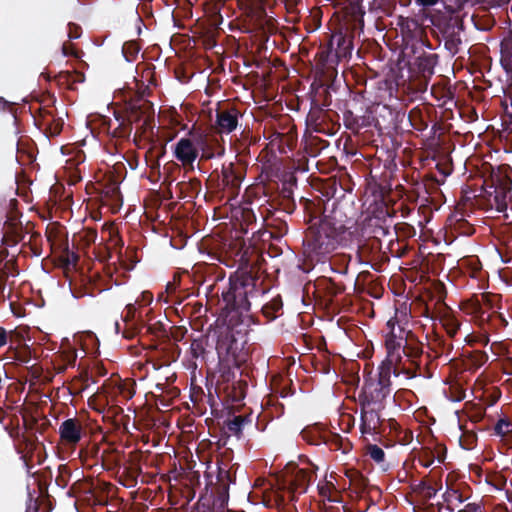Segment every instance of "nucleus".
<instances>
[{"label": "nucleus", "instance_id": "64", "mask_svg": "<svg viewBox=\"0 0 512 512\" xmlns=\"http://www.w3.org/2000/svg\"><path fill=\"white\" fill-rule=\"evenodd\" d=\"M457 512H484V506L480 502L468 503L462 509H459Z\"/></svg>", "mask_w": 512, "mask_h": 512}, {"label": "nucleus", "instance_id": "58", "mask_svg": "<svg viewBox=\"0 0 512 512\" xmlns=\"http://www.w3.org/2000/svg\"><path fill=\"white\" fill-rule=\"evenodd\" d=\"M459 442H460V446L463 449L471 450L476 446L477 435L474 432H469V431L463 432V434L461 435V437L459 439Z\"/></svg>", "mask_w": 512, "mask_h": 512}, {"label": "nucleus", "instance_id": "15", "mask_svg": "<svg viewBox=\"0 0 512 512\" xmlns=\"http://www.w3.org/2000/svg\"><path fill=\"white\" fill-rule=\"evenodd\" d=\"M358 30L346 24H337L333 30L329 43L334 48L336 60L346 59L351 56L354 45L353 40Z\"/></svg>", "mask_w": 512, "mask_h": 512}, {"label": "nucleus", "instance_id": "18", "mask_svg": "<svg viewBox=\"0 0 512 512\" xmlns=\"http://www.w3.org/2000/svg\"><path fill=\"white\" fill-rule=\"evenodd\" d=\"M403 40L405 42V51L411 48H422L425 46L423 41V28L419 21L412 17H400L398 21Z\"/></svg>", "mask_w": 512, "mask_h": 512}, {"label": "nucleus", "instance_id": "43", "mask_svg": "<svg viewBox=\"0 0 512 512\" xmlns=\"http://www.w3.org/2000/svg\"><path fill=\"white\" fill-rule=\"evenodd\" d=\"M445 509L449 512H453L460 504L464 503L468 497L464 496L459 489L447 488L442 495Z\"/></svg>", "mask_w": 512, "mask_h": 512}, {"label": "nucleus", "instance_id": "23", "mask_svg": "<svg viewBox=\"0 0 512 512\" xmlns=\"http://www.w3.org/2000/svg\"><path fill=\"white\" fill-rule=\"evenodd\" d=\"M360 406V431L363 435H375L381 433L382 420L380 413L384 407Z\"/></svg>", "mask_w": 512, "mask_h": 512}, {"label": "nucleus", "instance_id": "30", "mask_svg": "<svg viewBox=\"0 0 512 512\" xmlns=\"http://www.w3.org/2000/svg\"><path fill=\"white\" fill-rule=\"evenodd\" d=\"M166 155V143L162 140H153L150 148L145 153V161L151 172L157 173L159 176L160 172V160Z\"/></svg>", "mask_w": 512, "mask_h": 512}, {"label": "nucleus", "instance_id": "28", "mask_svg": "<svg viewBox=\"0 0 512 512\" xmlns=\"http://www.w3.org/2000/svg\"><path fill=\"white\" fill-rule=\"evenodd\" d=\"M82 424L77 418L64 420L59 427V435L67 445L75 446L82 438Z\"/></svg>", "mask_w": 512, "mask_h": 512}, {"label": "nucleus", "instance_id": "55", "mask_svg": "<svg viewBox=\"0 0 512 512\" xmlns=\"http://www.w3.org/2000/svg\"><path fill=\"white\" fill-rule=\"evenodd\" d=\"M485 312H481V320H488L495 328L506 327L508 325L507 320L499 312L493 311L485 316Z\"/></svg>", "mask_w": 512, "mask_h": 512}, {"label": "nucleus", "instance_id": "16", "mask_svg": "<svg viewBox=\"0 0 512 512\" xmlns=\"http://www.w3.org/2000/svg\"><path fill=\"white\" fill-rule=\"evenodd\" d=\"M374 235L358 245L357 256L360 262L369 263L373 260L389 261L385 252L382 253V243L380 236L390 235L387 227L379 226L374 229Z\"/></svg>", "mask_w": 512, "mask_h": 512}, {"label": "nucleus", "instance_id": "51", "mask_svg": "<svg viewBox=\"0 0 512 512\" xmlns=\"http://www.w3.org/2000/svg\"><path fill=\"white\" fill-rule=\"evenodd\" d=\"M324 290L326 296L329 297V302L333 301V298L344 293L345 285L343 283H337L331 278L324 279Z\"/></svg>", "mask_w": 512, "mask_h": 512}, {"label": "nucleus", "instance_id": "24", "mask_svg": "<svg viewBox=\"0 0 512 512\" xmlns=\"http://www.w3.org/2000/svg\"><path fill=\"white\" fill-rule=\"evenodd\" d=\"M142 453L140 451L130 452L127 459V465H124L119 482L128 488L137 485V479L142 473L141 467Z\"/></svg>", "mask_w": 512, "mask_h": 512}, {"label": "nucleus", "instance_id": "34", "mask_svg": "<svg viewBox=\"0 0 512 512\" xmlns=\"http://www.w3.org/2000/svg\"><path fill=\"white\" fill-rule=\"evenodd\" d=\"M500 62L503 69L512 75V28L503 37L500 43Z\"/></svg>", "mask_w": 512, "mask_h": 512}, {"label": "nucleus", "instance_id": "7", "mask_svg": "<svg viewBox=\"0 0 512 512\" xmlns=\"http://www.w3.org/2000/svg\"><path fill=\"white\" fill-rule=\"evenodd\" d=\"M391 374L387 370L378 369L377 379H366L358 395L359 405L385 408L386 399L392 391Z\"/></svg>", "mask_w": 512, "mask_h": 512}, {"label": "nucleus", "instance_id": "61", "mask_svg": "<svg viewBox=\"0 0 512 512\" xmlns=\"http://www.w3.org/2000/svg\"><path fill=\"white\" fill-rule=\"evenodd\" d=\"M368 454L377 463H382L385 460V452L382 448L375 444H370L367 447Z\"/></svg>", "mask_w": 512, "mask_h": 512}, {"label": "nucleus", "instance_id": "19", "mask_svg": "<svg viewBox=\"0 0 512 512\" xmlns=\"http://www.w3.org/2000/svg\"><path fill=\"white\" fill-rule=\"evenodd\" d=\"M173 155L185 169L194 170V162L199 154L192 131L189 132V137H182L177 141Z\"/></svg>", "mask_w": 512, "mask_h": 512}, {"label": "nucleus", "instance_id": "26", "mask_svg": "<svg viewBox=\"0 0 512 512\" xmlns=\"http://www.w3.org/2000/svg\"><path fill=\"white\" fill-rule=\"evenodd\" d=\"M463 30V23L458 19H453L442 30L445 48L452 54L456 55L459 52L462 39L460 36Z\"/></svg>", "mask_w": 512, "mask_h": 512}, {"label": "nucleus", "instance_id": "57", "mask_svg": "<svg viewBox=\"0 0 512 512\" xmlns=\"http://www.w3.org/2000/svg\"><path fill=\"white\" fill-rule=\"evenodd\" d=\"M241 217H242L243 224L246 225L247 229H249L250 227H251V229H253L254 228L253 226H256L257 215H256L253 207H251V206L242 207Z\"/></svg>", "mask_w": 512, "mask_h": 512}, {"label": "nucleus", "instance_id": "50", "mask_svg": "<svg viewBox=\"0 0 512 512\" xmlns=\"http://www.w3.org/2000/svg\"><path fill=\"white\" fill-rule=\"evenodd\" d=\"M181 172V167L174 161H169L163 166V184L168 187L176 180V174Z\"/></svg>", "mask_w": 512, "mask_h": 512}, {"label": "nucleus", "instance_id": "53", "mask_svg": "<svg viewBox=\"0 0 512 512\" xmlns=\"http://www.w3.org/2000/svg\"><path fill=\"white\" fill-rule=\"evenodd\" d=\"M333 50L334 48H332L330 46V43L328 42L327 46L317 53L318 63L321 66L324 67L329 63L335 64L339 62V60H336V58L334 57Z\"/></svg>", "mask_w": 512, "mask_h": 512}, {"label": "nucleus", "instance_id": "2", "mask_svg": "<svg viewBox=\"0 0 512 512\" xmlns=\"http://www.w3.org/2000/svg\"><path fill=\"white\" fill-rule=\"evenodd\" d=\"M348 222L343 206L333 201L329 214H325L318 223L311 224L305 233V264L324 263L338 247L345 246L350 235Z\"/></svg>", "mask_w": 512, "mask_h": 512}, {"label": "nucleus", "instance_id": "9", "mask_svg": "<svg viewBox=\"0 0 512 512\" xmlns=\"http://www.w3.org/2000/svg\"><path fill=\"white\" fill-rule=\"evenodd\" d=\"M374 126L379 132L390 133L402 130V123L406 118L403 107H394L389 104H377L371 109Z\"/></svg>", "mask_w": 512, "mask_h": 512}, {"label": "nucleus", "instance_id": "62", "mask_svg": "<svg viewBox=\"0 0 512 512\" xmlns=\"http://www.w3.org/2000/svg\"><path fill=\"white\" fill-rule=\"evenodd\" d=\"M139 52V47L135 42H126L123 45V53L128 61H131Z\"/></svg>", "mask_w": 512, "mask_h": 512}, {"label": "nucleus", "instance_id": "63", "mask_svg": "<svg viewBox=\"0 0 512 512\" xmlns=\"http://www.w3.org/2000/svg\"><path fill=\"white\" fill-rule=\"evenodd\" d=\"M143 330H145V334H151L156 337H159L161 334L164 333L163 326L160 323H157L154 325L145 324V327H143Z\"/></svg>", "mask_w": 512, "mask_h": 512}, {"label": "nucleus", "instance_id": "54", "mask_svg": "<svg viewBox=\"0 0 512 512\" xmlns=\"http://www.w3.org/2000/svg\"><path fill=\"white\" fill-rule=\"evenodd\" d=\"M319 101L321 103V107L327 108L331 105V94L329 92V87L321 85L315 92L311 102Z\"/></svg>", "mask_w": 512, "mask_h": 512}, {"label": "nucleus", "instance_id": "36", "mask_svg": "<svg viewBox=\"0 0 512 512\" xmlns=\"http://www.w3.org/2000/svg\"><path fill=\"white\" fill-rule=\"evenodd\" d=\"M345 475L349 480V488L352 489L356 496L362 497L368 489V479L356 469H348Z\"/></svg>", "mask_w": 512, "mask_h": 512}, {"label": "nucleus", "instance_id": "49", "mask_svg": "<svg viewBox=\"0 0 512 512\" xmlns=\"http://www.w3.org/2000/svg\"><path fill=\"white\" fill-rule=\"evenodd\" d=\"M208 339L205 336L195 338L190 344V354L193 359H205Z\"/></svg>", "mask_w": 512, "mask_h": 512}, {"label": "nucleus", "instance_id": "17", "mask_svg": "<svg viewBox=\"0 0 512 512\" xmlns=\"http://www.w3.org/2000/svg\"><path fill=\"white\" fill-rule=\"evenodd\" d=\"M336 192V188L334 186L327 187L326 192L324 193L325 197H327V202H325L323 199L316 198V199H306L301 198L300 204L303 205L304 211H305V221L307 223L313 224L312 222L315 219L319 218V221L322 217H324L325 214H329V211L331 208H329V201L330 198H333Z\"/></svg>", "mask_w": 512, "mask_h": 512}, {"label": "nucleus", "instance_id": "42", "mask_svg": "<svg viewBox=\"0 0 512 512\" xmlns=\"http://www.w3.org/2000/svg\"><path fill=\"white\" fill-rule=\"evenodd\" d=\"M440 486V482L424 478L418 484L413 485V490L422 497L423 501H429L437 494Z\"/></svg>", "mask_w": 512, "mask_h": 512}, {"label": "nucleus", "instance_id": "38", "mask_svg": "<svg viewBox=\"0 0 512 512\" xmlns=\"http://www.w3.org/2000/svg\"><path fill=\"white\" fill-rule=\"evenodd\" d=\"M428 348L433 353L434 358L441 356L448 357L453 350V344L448 342L444 336L434 334L428 342Z\"/></svg>", "mask_w": 512, "mask_h": 512}, {"label": "nucleus", "instance_id": "10", "mask_svg": "<svg viewBox=\"0 0 512 512\" xmlns=\"http://www.w3.org/2000/svg\"><path fill=\"white\" fill-rule=\"evenodd\" d=\"M238 365H234L232 361L219 360V376L217 379V386H223L227 396L233 402H240L246 395L247 383L243 380L235 381L236 369Z\"/></svg>", "mask_w": 512, "mask_h": 512}, {"label": "nucleus", "instance_id": "31", "mask_svg": "<svg viewBox=\"0 0 512 512\" xmlns=\"http://www.w3.org/2000/svg\"><path fill=\"white\" fill-rule=\"evenodd\" d=\"M296 185V178L291 176L289 180H285L279 190V209L291 214L295 208L296 203L293 198V187Z\"/></svg>", "mask_w": 512, "mask_h": 512}, {"label": "nucleus", "instance_id": "59", "mask_svg": "<svg viewBox=\"0 0 512 512\" xmlns=\"http://www.w3.org/2000/svg\"><path fill=\"white\" fill-rule=\"evenodd\" d=\"M71 473L69 468L66 465H60L58 468V475L55 478L56 484L61 487L65 488L69 482Z\"/></svg>", "mask_w": 512, "mask_h": 512}, {"label": "nucleus", "instance_id": "45", "mask_svg": "<svg viewBox=\"0 0 512 512\" xmlns=\"http://www.w3.org/2000/svg\"><path fill=\"white\" fill-rule=\"evenodd\" d=\"M283 302L281 297L278 295L274 298H272L269 302L265 303L262 306V314L268 319V320H274L277 318L278 313L282 310Z\"/></svg>", "mask_w": 512, "mask_h": 512}, {"label": "nucleus", "instance_id": "25", "mask_svg": "<svg viewBox=\"0 0 512 512\" xmlns=\"http://www.w3.org/2000/svg\"><path fill=\"white\" fill-rule=\"evenodd\" d=\"M267 139L269 140L268 148L270 151L272 153L278 152L280 155H285L292 151L297 141L296 134L292 130L286 133L273 131Z\"/></svg>", "mask_w": 512, "mask_h": 512}, {"label": "nucleus", "instance_id": "1", "mask_svg": "<svg viewBox=\"0 0 512 512\" xmlns=\"http://www.w3.org/2000/svg\"><path fill=\"white\" fill-rule=\"evenodd\" d=\"M264 278L256 264L241 263L239 268L230 275L229 287L222 292L225 303L223 315L225 322L249 328L253 322L250 314V299L264 295L267 288L263 287Z\"/></svg>", "mask_w": 512, "mask_h": 512}, {"label": "nucleus", "instance_id": "40", "mask_svg": "<svg viewBox=\"0 0 512 512\" xmlns=\"http://www.w3.org/2000/svg\"><path fill=\"white\" fill-rule=\"evenodd\" d=\"M331 451H341L347 454L352 450V443L348 438H343L337 433L326 432L323 442Z\"/></svg>", "mask_w": 512, "mask_h": 512}, {"label": "nucleus", "instance_id": "52", "mask_svg": "<svg viewBox=\"0 0 512 512\" xmlns=\"http://www.w3.org/2000/svg\"><path fill=\"white\" fill-rule=\"evenodd\" d=\"M394 230V236L405 241L409 238H413L416 235V229L414 226L405 222L397 223L394 227Z\"/></svg>", "mask_w": 512, "mask_h": 512}, {"label": "nucleus", "instance_id": "37", "mask_svg": "<svg viewBox=\"0 0 512 512\" xmlns=\"http://www.w3.org/2000/svg\"><path fill=\"white\" fill-rule=\"evenodd\" d=\"M85 76L79 71H61L55 76L56 83L63 88L75 90L78 83H82Z\"/></svg>", "mask_w": 512, "mask_h": 512}, {"label": "nucleus", "instance_id": "3", "mask_svg": "<svg viewBox=\"0 0 512 512\" xmlns=\"http://www.w3.org/2000/svg\"><path fill=\"white\" fill-rule=\"evenodd\" d=\"M390 319L386 323L389 330L385 335L386 358L379 365V370H387L395 376L404 374L408 379L415 378L420 370V358L423 354L422 343L411 331L398 326Z\"/></svg>", "mask_w": 512, "mask_h": 512}, {"label": "nucleus", "instance_id": "56", "mask_svg": "<svg viewBox=\"0 0 512 512\" xmlns=\"http://www.w3.org/2000/svg\"><path fill=\"white\" fill-rule=\"evenodd\" d=\"M494 434L502 438L512 432V422L508 418H501L494 426Z\"/></svg>", "mask_w": 512, "mask_h": 512}, {"label": "nucleus", "instance_id": "35", "mask_svg": "<svg viewBox=\"0 0 512 512\" xmlns=\"http://www.w3.org/2000/svg\"><path fill=\"white\" fill-rule=\"evenodd\" d=\"M431 95L443 106L454 99L455 91L447 83L446 79H441V81L432 85Z\"/></svg>", "mask_w": 512, "mask_h": 512}, {"label": "nucleus", "instance_id": "11", "mask_svg": "<svg viewBox=\"0 0 512 512\" xmlns=\"http://www.w3.org/2000/svg\"><path fill=\"white\" fill-rule=\"evenodd\" d=\"M244 116V111L239 105L234 103L226 102L224 104H218L215 111V122L212 126L214 131L223 137L228 135L241 127V120Z\"/></svg>", "mask_w": 512, "mask_h": 512}, {"label": "nucleus", "instance_id": "39", "mask_svg": "<svg viewBox=\"0 0 512 512\" xmlns=\"http://www.w3.org/2000/svg\"><path fill=\"white\" fill-rule=\"evenodd\" d=\"M253 423V417L251 414L248 415H236L231 419H227L224 424L227 431L231 434L240 438L242 435L243 429L247 425H251Z\"/></svg>", "mask_w": 512, "mask_h": 512}, {"label": "nucleus", "instance_id": "46", "mask_svg": "<svg viewBox=\"0 0 512 512\" xmlns=\"http://www.w3.org/2000/svg\"><path fill=\"white\" fill-rule=\"evenodd\" d=\"M387 249L393 257L402 258L406 256L410 247L407 241L395 237L389 240Z\"/></svg>", "mask_w": 512, "mask_h": 512}, {"label": "nucleus", "instance_id": "4", "mask_svg": "<svg viewBox=\"0 0 512 512\" xmlns=\"http://www.w3.org/2000/svg\"><path fill=\"white\" fill-rule=\"evenodd\" d=\"M301 465L288 464L283 476L278 480V489L275 498L280 506L293 502L297 497L307 492L313 478L316 476L317 466L307 457L301 458Z\"/></svg>", "mask_w": 512, "mask_h": 512}, {"label": "nucleus", "instance_id": "12", "mask_svg": "<svg viewBox=\"0 0 512 512\" xmlns=\"http://www.w3.org/2000/svg\"><path fill=\"white\" fill-rule=\"evenodd\" d=\"M335 118H338L335 111L321 107V103L316 101L311 102L306 123L315 132L333 135L340 127Z\"/></svg>", "mask_w": 512, "mask_h": 512}, {"label": "nucleus", "instance_id": "33", "mask_svg": "<svg viewBox=\"0 0 512 512\" xmlns=\"http://www.w3.org/2000/svg\"><path fill=\"white\" fill-rule=\"evenodd\" d=\"M463 357L464 369L470 373H475L488 361L487 353L481 350L465 352Z\"/></svg>", "mask_w": 512, "mask_h": 512}, {"label": "nucleus", "instance_id": "13", "mask_svg": "<svg viewBox=\"0 0 512 512\" xmlns=\"http://www.w3.org/2000/svg\"><path fill=\"white\" fill-rule=\"evenodd\" d=\"M200 159L207 161L223 157L226 151L225 141L216 131H192Z\"/></svg>", "mask_w": 512, "mask_h": 512}, {"label": "nucleus", "instance_id": "14", "mask_svg": "<svg viewBox=\"0 0 512 512\" xmlns=\"http://www.w3.org/2000/svg\"><path fill=\"white\" fill-rule=\"evenodd\" d=\"M125 118L132 126L136 124L142 134L152 130L154 126L153 103L143 98L132 101L126 110Z\"/></svg>", "mask_w": 512, "mask_h": 512}, {"label": "nucleus", "instance_id": "22", "mask_svg": "<svg viewBox=\"0 0 512 512\" xmlns=\"http://www.w3.org/2000/svg\"><path fill=\"white\" fill-rule=\"evenodd\" d=\"M235 481V476L225 468L219 467L217 474V484L214 489L213 508L218 511H225L229 500V486Z\"/></svg>", "mask_w": 512, "mask_h": 512}, {"label": "nucleus", "instance_id": "29", "mask_svg": "<svg viewBox=\"0 0 512 512\" xmlns=\"http://www.w3.org/2000/svg\"><path fill=\"white\" fill-rule=\"evenodd\" d=\"M345 127L352 133L357 134L363 128L371 127L373 124L371 109L367 108L361 116L355 115L352 111L346 110L343 113Z\"/></svg>", "mask_w": 512, "mask_h": 512}, {"label": "nucleus", "instance_id": "48", "mask_svg": "<svg viewBox=\"0 0 512 512\" xmlns=\"http://www.w3.org/2000/svg\"><path fill=\"white\" fill-rule=\"evenodd\" d=\"M116 120L119 123L118 126L110 132L111 136L118 139H128L133 130L131 123H129L125 117H116Z\"/></svg>", "mask_w": 512, "mask_h": 512}, {"label": "nucleus", "instance_id": "32", "mask_svg": "<svg viewBox=\"0 0 512 512\" xmlns=\"http://www.w3.org/2000/svg\"><path fill=\"white\" fill-rule=\"evenodd\" d=\"M319 497L323 504H342V493L331 480L324 479L317 485Z\"/></svg>", "mask_w": 512, "mask_h": 512}, {"label": "nucleus", "instance_id": "27", "mask_svg": "<svg viewBox=\"0 0 512 512\" xmlns=\"http://www.w3.org/2000/svg\"><path fill=\"white\" fill-rule=\"evenodd\" d=\"M122 319L126 324V329L123 333L124 337L133 338L135 335L143 333L145 322L140 313L137 312L135 304L126 305Z\"/></svg>", "mask_w": 512, "mask_h": 512}, {"label": "nucleus", "instance_id": "60", "mask_svg": "<svg viewBox=\"0 0 512 512\" xmlns=\"http://www.w3.org/2000/svg\"><path fill=\"white\" fill-rule=\"evenodd\" d=\"M444 508V504L442 503H429L428 501H423L422 505H418L414 507L415 512H441Z\"/></svg>", "mask_w": 512, "mask_h": 512}, {"label": "nucleus", "instance_id": "20", "mask_svg": "<svg viewBox=\"0 0 512 512\" xmlns=\"http://www.w3.org/2000/svg\"><path fill=\"white\" fill-rule=\"evenodd\" d=\"M221 177L218 186L227 190L230 195H237L244 178V168L233 162L224 163L221 168Z\"/></svg>", "mask_w": 512, "mask_h": 512}, {"label": "nucleus", "instance_id": "8", "mask_svg": "<svg viewBox=\"0 0 512 512\" xmlns=\"http://www.w3.org/2000/svg\"><path fill=\"white\" fill-rule=\"evenodd\" d=\"M406 55L410 58L408 60L410 72L421 78L418 82L417 89L415 90V94H420L426 91L428 81L434 74V69L438 63L439 56L436 53L426 52L424 47L411 48L406 51Z\"/></svg>", "mask_w": 512, "mask_h": 512}, {"label": "nucleus", "instance_id": "44", "mask_svg": "<svg viewBox=\"0 0 512 512\" xmlns=\"http://www.w3.org/2000/svg\"><path fill=\"white\" fill-rule=\"evenodd\" d=\"M442 326L449 338L454 339L460 331L461 322L452 312L445 313L441 318Z\"/></svg>", "mask_w": 512, "mask_h": 512}, {"label": "nucleus", "instance_id": "6", "mask_svg": "<svg viewBox=\"0 0 512 512\" xmlns=\"http://www.w3.org/2000/svg\"><path fill=\"white\" fill-rule=\"evenodd\" d=\"M508 169L507 165L498 166L497 169H492L489 178L484 180L488 200L498 212L506 211L507 199L511 194L512 180L508 175Z\"/></svg>", "mask_w": 512, "mask_h": 512}, {"label": "nucleus", "instance_id": "21", "mask_svg": "<svg viewBox=\"0 0 512 512\" xmlns=\"http://www.w3.org/2000/svg\"><path fill=\"white\" fill-rule=\"evenodd\" d=\"M34 120L39 129L49 137L58 136L63 129L64 121L61 117H57L53 110L49 109L48 106H40L37 109V114L34 116Z\"/></svg>", "mask_w": 512, "mask_h": 512}, {"label": "nucleus", "instance_id": "41", "mask_svg": "<svg viewBox=\"0 0 512 512\" xmlns=\"http://www.w3.org/2000/svg\"><path fill=\"white\" fill-rule=\"evenodd\" d=\"M410 126L416 131L423 132L428 128V113L424 108L416 106L412 108L408 115Z\"/></svg>", "mask_w": 512, "mask_h": 512}, {"label": "nucleus", "instance_id": "47", "mask_svg": "<svg viewBox=\"0 0 512 512\" xmlns=\"http://www.w3.org/2000/svg\"><path fill=\"white\" fill-rule=\"evenodd\" d=\"M301 437L310 445H320L324 442L326 432L321 433L316 427H307L301 431Z\"/></svg>", "mask_w": 512, "mask_h": 512}, {"label": "nucleus", "instance_id": "5", "mask_svg": "<svg viewBox=\"0 0 512 512\" xmlns=\"http://www.w3.org/2000/svg\"><path fill=\"white\" fill-rule=\"evenodd\" d=\"M247 331L248 328L244 329L242 325H232L228 322L216 330L215 348L220 361H232L234 365L243 361L241 354L246 343Z\"/></svg>", "mask_w": 512, "mask_h": 512}]
</instances>
